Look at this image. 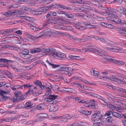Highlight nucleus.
<instances>
[{
    "mask_svg": "<svg viewBox=\"0 0 126 126\" xmlns=\"http://www.w3.org/2000/svg\"><path fill=\"white\" fill-rule=\"evenodd\" d=\"M117 11L112 8H110L106 12L107 15L109 16H112L108 18V19L109 22L112 23L113 24H120L121 20L115 16H117L118 14Z\"/></svg>",
    "mask_w": 126,
    "mask_h": 126,
    "instance_id": "1",
    "label": "nucleus"
},
{
    "mask_svg": "<svg viewBox=\"0 0 126 126\" xmlns=\"http://www.w3.org/2000/svg\"><path fill=\"white\" fill-rule=\"evenodd\" d=\"M50 85L48 86H46V93L45 95L46 96H49V97L46 99V102H52L53 101H54L57 102H58L59 101H57L56 98L58 96V95H51V90L52 89V87L51 85L49 84Z\"/></svg>",
    "mask_w": 126,
    "mask_h": 126,
    "instance_id": "2",
    "label": "nucleus"
},
{
    "mask_svg": "<svg viewBox=\"0 0 126 126\" xmlns=\"http://www.w3.org/2000/svg\"><path fill=\"white\" fill-rule=\"evenodd\" d=\"M74 26L80 30H83L86 28H94L95 26L92 25L90 22H81L73 24Z\"/></svg>",
    "mask_w": 126,
    "mask_h": 126,
    "instance_id": "3",
    "label": "nucleus"
},
{
    "mask_svg": "<svg viewBox=\"0 0 126 126\" xmlns=\"http://www.w3.org/2000/svg\"><path fill=\"white\" fill-rule=\"evenodd\" d=\"M53 5L45 7H43L41 8L36 9V11L32 10L31 11L32 13L33 14L36 15H39L41 14H43L46 13L48 10L51 7H52Z\"/></svg>",
    "mask_w": 126,
    "mask_h": 126,
    "instance_id": "4",
    "label": "nucleus"
},
{
    "mask_svg": "<svg viewBox=\"0 0 126 126\" xmlns=\"http://www.w3.org/2000/svg\"><path fill=\"white\" fill-rule=\"evenodd\" d=\"M43 49L45 51L47 54L49 55L52 58L54 56L55 57L57 53L56 52V49L54 48L47 49L44 48H43Z\"/></svg>",
    "mask_w": 126,
    "mask_h": 126,
    "instance_id": "5",
    "label": "nucleus"
},
{
    "mask_svg": "<svg viewBox=\"0 0 126 126\" xmlns=\"http://www.w3.org/2000/svg\"><path fill=\"white\" fill-rule=\"evenodd\" d=\"M33 91L32 89H30L28 91H27L24 94L22 95L18 98V102H20L23 101L27 97L28 95H29L30 92H32Z\"/></svg>",
    "mask_w": 126,
    "mask_h": 126,
    "instance_id": "6",
    "label": "nucleus"
},
{
    "mask_svg": "<svg viewBox=\"0 0 126 126\" xmlns=\"http://www.w3.org/2000/svg\"><path fill=\"white\" fill-rule=\"evenodd\" d=\"M56 55L55 57L59 60H62L66 57L65 54L60 52H57Z\"/></svg>",
    "mask_w": 126,
    "mask_h": 126,
    "instance_id": "7",
    "label": "nucleus"
},
{
    "mask_svg": "<svg viewBox=\"0 0 126 126\" xmlns=\"http://www.w3.org/2000/svg\"><path fill=\"white\" fill-rule=\"evenodd\" d=\"M84 105L89 108H96L97 107V105L94 103H85Z\"/></svg>",
    "mask_w": 126,
    "mask_h": 126,
    "instance_id": "8",
    "label": "nucleus"
},
{
    "mask_svg": "<svg viewBox=\"0 0 126 126\" xmlns=\"http://www.w3.org/2000/svg\"><path fill=\"white\" fill-rule=\"evenodd\" d=\"M6 92L4 91L0 90V102H3L7 98L5 96Z\"/></svg>",
    "mask_w": 126,
    "mask_h": 126,
    "instance_id": "9",
    "label": "nucleus"
},
{
    "mask_svg": "<svg viewBox=\"0 0 126 126\" xmlns=\"http://www.w3.org/2000/svg\"><path fill=\"white\" fill-rule=\"evenodd\" d=\"M49 110L51 111H55L58 110V105H56V103H52L50 106Z\"/></svg>",
    "mask_w": 126,
    "mask_h": 126,
    "instance_id": "10",
    "label": "nucleus"
},
{
    "mask_svg": "<svg viewBox=\"0 0 126 126\" xmlns=\"http://www.w3.org/2000/svg\"><path fill=\"white\" fill-rule=\"evenodd\" d=\"M100 112V111H98V113L93 114L92 116L93 118H96V120H98L97 119H98L99 120L100 119L102 118V115L99 113Z\"/></svg>",
    "mask_w": 126,
    "mask_h": 126,
    "instance_id": "11",
    "label": "nucleus"
},
{
    "mask_svg": "<svg viewBox=\"0 0 126 126\" xmlns=\"http://www.w3.org/2000/svg\"><path fill=\"white\" fill-rule=\"evenodd\" d=\"M118 10L121 14H124L126 13V9L124 6H120L118 7Z\"/></svg>",
    "mask_w": 126,
    "mask_h": 126,
    "instance_id": "12",
    "label": "nucleus"
},
{
    "mask_svg": "<svg viewBox=\"0 0 126 126\" xmlns=\"http://www.w3.org/2000/svg\"><path fill=\"white\" fill-rule=\"evenodd\" d=\"M18 117H11L10 118H7L5 119H0L1 122L2 121H5L6 122H11L13 121V120L16 119Z\"/></svg>",
    "mask_w": 126,
    "mask_h": 126,
    "instance_id": "13",
    "label": "nucleus"
},
{
    "mask_svg": "<svg viewBox=\"0 0 126 126\" xmlns=\"http://www.w3.org/2000/svg\"><path fill=\"white\" fill-rule=\"evenodd\" d=\"M52 23H54V20L53 18H50L48 19L47 21H46L44 23V24L43 25V28L46 27L48 24Z\"/></svg>",
    "mask_w": 126,
    "mask_h": 126,
    "instance_id": "14",
    "label": "nucleus"
},
{
    "mask_svg": "<svg viewBox=\"0 0 126 126\" xmlns=\"http://www.w3.org/2000/svg\"><path fill=\"white\" fill-rule=\"evenodd\" d=\"M90 9H91V7L87 5L85 6L84 7H82L81 11H83L86 13H87L90 11Z\"/></svg>",
    "mask_w": 126,
    "mask_h": 126,
    "instance_id": "15",
    "label": "nucleus"
},
{
    "mask_svg": "<svg viewBox=\"0 0 126 126\" xmlns=\"http://www.w3.org/2000/svg\"><path fill=\"white\" fill-rule=\"evenodd\" d=\"M19 54L23 58L27 59L29 58L31 56V55L29 54H24V53H19Z\"/></svg>",
    "mask_w": 126,
    "mask_h": 126,
    "instance_id": "16",
    "label": "nucleus"
},
{
    "mask_svg": "<svg viewBox=\"0 0 126 126\" xmlns=\"http://www.w3.org/2000/svg\"><path fill=\"white\" fill-rule=\"evenodd\" d=\"M0 62H3V63H6L7 64H9L10 63H13L14 61L13 60H8L6 59H0Z\"/></svg>",
    "mask_w": 126,
    "mask_h": 126,
    "instance_id": "17",
    "label": "nucleus"
},
{
    "mask_svg": "<svg viewBox=\"0 0 126 126\" xmlns=\"http://www.w3.org/2000/svg\"><path fill=\"white\" fill-rule=\"evenodd\" d=\"M108 47H105L104 49L107 50L111 51L114 52L116 49V47L114 46L109 45Z\"/></svg>",
    "mask_w": 126,
    "mask_h": 126,
    "instance_id": "18",
    "label": "nucleus"
},
{
    "mask_svg": "<svg viewBox=\"0 0 126 126\" xmlns=\"http://www.w3.org/2000/svg\"><path fill=\"white\" fill-rule=\"evenodd\" d=\"M48 115L46 113H41L37 114L35 116L36 117L42 118H46L47 117Z\"/></svg>",
    "mask_w": 126,
    "mask_h": 126,
    "instance_id": "19",
    "label": "nucleus"
},
{
    "mask_svg": "<svg viewBox=\"0 0 126 126\" xmlns=\"http://www.w3.org/2000/svg\"><path fill=\"white\" fill-rule=\"evenodd\" d=\"M42 50L39 48H37L34 49L31 51V54L38 53L40 52Z\"/></svg>",
    "mask_w": 126,
    "mask_h": 126,
    "instance_id": "20",
    "label": "nucleus"
},
{
    "mask_svg": "<svg viewBox=\"0 0 126 126\" xmlns=\"http://www.w3.org/2000/svg\"><path fill=\"white\" fill-rule=\"evenodd\" d=\"M35 106V105L32 104V103H26L24 105L25 108H26L29 107L32 108Z\"/></svg>",
    "mask_w": 126,
    "mask_h": 126,
    "instance_id": "21",
    "label": "nucleus"
},
{
    "mask_svg": "<svg viewBox=\"0 0 126 126\" xmlns=\"http://www.w3.org/2000/svg\"><path fill=\"white\" fill-rule=\"evenodd\" d=\"M116 49L115 50H114V52H115L118 51L121 53H125L126 52V50L123 49L122 48H120L116 47Z\"/></svg>",
    "mask_w": 126,
    "mask_h": 126,
    "instance_id": "22",
    "label": "nucleus"
},
{
    "mask_svg": "<svg viewBox=\"0 0 126 126\" xmlns=\"http://www.w3.org/2000/svg\"><path fill=\"white\" fill-rule=\"evenodd\" d=\"M95 102V100L93 99L87 100L85 99H83L81 101H79V102Z\"/></svg>",
    "mask_w": 126,
    "mask_h": 126,
    "instance_id": "23",
    "label": "nucleus"
},
{
    "mask_svg": "<svg viewBox=\"0 0 126 126\" xmlns=\"http://www.w3.org/2000/svg\"><path fill=\"white\" fill-rule=\"evenodd\" d=\"M68 57L70 58V59H77L79 60H81V58H79V56L69 55L68 56Z\"/></svg>",
    "mask_w": 126,
    "mask_h": 126,
    "instance_id": "24",
    "label": "nucleus"
},
{
    "mask_svg": "<svg viewBox=\"0 0 126 126\" xmlns=\"http://www.w3.org/2000/svg\"><path fill=\"white\" fill-rule=\"evenodd\" d=\"M14 15V14L13 11H10L5 12L4 16H10L11 15Z\"/></svg>",
    "mask_w": 126,
    "mask_h": 126,
    "instance_id": "25",
    "label": "nucleus"
},
{
    "mask_svg": "<svg viewBox=\"0 0 126 126\" xmlns=\"http://www.w3.org/2000/svg\"><path fill=\"white\" fill-rule=\"evenodd\" d=\"M14 94L16 97L18 98L22 95V93L20 91L17 90L15 92Z\"/></svg>",
    "mask_w": 126,
    "mask_h": 126,
    "instance_id": "26",
    "label": "nucleus"
},
{
    "mask_svg": "<svg viewBox=\"0 0 126 126\" xmlns=\"http://www.w3.org/2000/svg\"><path fill=\"white\" fill-rule=\"evenodd\" d=\"M22 89H23V88H25L26 87L28 88H32L33 87V86L32 85H31L29 83L25 84L22 85Z\"/></svg>",
    "mask_w": 126,
    "mask_h": 126,
    "instance_id": "27",
    "label": "nucleus"
},
{
    "mask_svg": "<svg viewBox=\"0 0 126 126\" xmlns=\"http://www.w3.org/2000/svg\"><path fill=\"white\" fill-rule=\"evenodd\" d=\"M112 114L114 117L117 118H119L121 117L120 114L115 112L112 111Z\"/></svg>",
    "mask_w": 126,
    "mask_h": 126,
    "instance_id": "28",
    "label": "nucleus"
},
{
    "mask_svg": "<svg viewBox=\"0 0 126 126\" xmlns=\"http://www.w3.org/2000/svg\"><path fill=\"white\" fill-rule=\"evenodd\" d=\"M65 90H64V91L68 93H74L75 91V90L71 88H64Z\"/></svg>",
    "mask_w": 126,
    "mask_h": 126,
    "instance_id": "29",
    "label": "nucleus"
},
{
    "mask_svg": "<svg viewBox=\"0 0 126 126\" xmlns=\"http://www.w3.org/2000/svg\"><path fill=\"white\" fill-rule=\"evenodd\" d=\"M45 104H41L37 106V108L39 110H42L44 109L45 108V107H44Z\"/></svg>",
    "mask_w": 126,
    "mask_h": 126,
    "instance_id": "30",
    "label": "nucleus"
},
{
    "mask_svg": "<svg viewBox=\"0 0 126 126\" xmlns=\"http://www.w3.org/2000/svg\"><path fill=\"white\" fill-rule=\"evenodd\" d=\"M103 57L105 59V60L106 61H110L111 59V57L106 54H103Z\"/></svg>",
    "mask_w": 126,
    "mask_h": 126,
    "instance_id": "31",
    "label": "nucleus"
},
{
    "mask_svg": "<svg viewBox=\"0 0 126 126\" xmlns=\"http://www.w3.org/2000/svg\"><path fill=\"white\" fill-rule=\"evenodd\" d=\"M86 49V51H90L93 52L94 50V49L92 48L91 46H88L85 48Z\"/></svg>",
    "mask_w": 126,
    "mask_h": 126,
    "instance_id": "32",
    "label": "nucleus"
},
{
    "mask_svg": "<svg viewBox=\"0 0 126 126\" xmlns=\"http://www.w3.org/2000/svg\"><path fill=\"white\" fill-rule=\"evenodd\" d=\"M20 9L22 10H25L26 11H30L31 8H29L27 6H23L21 7Z\"/></svg>",
    "mask_w": 126,
    "mask_h": 126,
    "instance_id": "33",
    "label": "nucleus"
},
{
    "mask_svg": "<svg viewBox=\"0 0 126 126\" xmlns=\"http://www.w3.org/2000/svg\"><path fill=\"white\" fill-rule=\"evenodd\" d=\"M99 2L96 0H92L91 3L93 5L96 6Z\"/></svg>",
    "mask_w": 126,
    "mask_h": 126,
    "instance_id": "34",
    "label": "nucleus"
},
{
    "mask_svg": "<svg viewBox=\"0 0 126 126\" xmlns=\"http://www.w3.org/2000/svg\"><path fill=\"white\" fill-rule=\"evenodd\" d=\"M95 96V97H96L98 98L100 100H103L104 102H105V99L103 97H101L99 95L96 94Z\"/></svg>",
    "mask_w": 126,
    "mask_h": 126,
    "instance_id": "35",
    "label": "nucleus"
},
{
    "mask_svg": "<svg viewBox=\"0 0 126 126\" xmlns=\"http://www.w3.org/2000/svg\"><path fill=\"white\" fill-rule=\"evenodd\" d=\"M65 116V117L64 118H65L64 120L63 119L62 120L64 122H66L67 121L68 119H70V118H68V117H69L70 116V115L69 114H66L65 115V116Z\"/></svg>",
    "mask_w": 126,
    "mask_h": 126,
    "instance_id": "36",
    "label": "nucleus"
},
{
    "mask_svg": "<svg viewBox=\"0 0 126 126\" xmlns=\"http://www.w3.org/2000/svg\"><path fill=\"white\" fill-rule=\"evenodd\" d=\"M13 13L14 14V15L15 14H16L17 13H18L19 14L22 15L24 14V12H23L21 10H15L14 11H13Z\"/></svg>",
    "mask_w": 126,
    "mask_h": 126,
    "instance_id": "37",
    "label": "nucleus"
},
{
    "mask_svg": "<svg viewBox=\"0 0 126 126\" xmlns=\"http://www.w3.org/2000/svg\"><path fill=\"white\" fill-rule=\"evenodd\" d=\"M100 120H97L96 122H95V123H93V126H100L101 124L100 123Z\"/></svg>",
    "mask_w": 126,
    "mask_h": 126,
    "instance_id": "38",
    "label": "nucleus"
},
{
    "mask_svg": "<svg viewBox=\"0 0 126 126\" xmlns=\"http://www.w3.org/2000/svg\"><path fill=\"white\" fill-rule=\"evenodd\" d=\"M22 17H23V18L24 19L27 20L28 21L32 20V17L26 16H22Z\"/></svg>",
    "mask_w": 126,
    "mask_h": 126,
    "instance_id": "39",
    "label": "nucleus"
},
{
    "mask_svg": "<svg viewBox=\"0 0 126 126\" xmlns=\"http://www.w3.org/2000/svg\"><path fill=\"white\" fill-rule=\"evenodd\" d=\"M30 28L31 29L34 31H36L41 29H40L39 28L37 27L36 26L33 27L32 26Z\"/></svg>",
    "mask_w": 126,
    "mask_h": 126,
    "instance_id": "40",
    "label": "nucleus"
},
{
    "mask_svg": "<svg viewBox=\"0 0 126 126\" xmlns=\"http://www.w3.org/2000/svg\"><path fill=\"white\" fill-rule=\"evenodd\" d=\"M109 107L111 110H113L115 109V107L114 105H112L111 104H109Z\"/></svg>",
    "mask_w": 126,
    "mask_h": 126,
    "instance_id": "41",
    "label": "nucleus"
},
{
    "mask_svg": "<svg viewBox=\"0 0 126 126\" xmlns=\"http://www.w3.org/2000/svg\"><path fill=\"white\" fill-rule=\"evenodd\" d=\"M34 83L37 86H40L41 85L42 83L39 80H37L34 82Z\"/></svg>",
    "mask_w": 126,
    "mask_h": 126,
    "instance_id": "42",
    "label": "nucleus"
},
{
    "mask_svg": "<svg viewBox=\"0 0 126 126\" xmlns=\"http://www.w3.org/2000/svg\"><path fill=\"white\" fill-rule=\"evenodd\" d=\"M107 79H110L112 80H115L116 79V77H115L113 75L110 76V77H106Z\"/></svg>",
    "mask_w": 126,
    "mask_h": 126,
    "instance_id": "43",
    "label": "nucleus"
},
{
    "mask_svg": "<svg viewBox=\"0 0 126 126\" xmlns=\"http://www.w3.org/2000/svg\"><path fill=\"white\" fill-rule=\"evenodd\" d=\"M122 0H114L112 1V3H114L117 4L118 3H122Z\"/></svg>",
    "mask_w": 126,
    "mask_h": 126,
    "instance_id": "44",
    "label": "nucleus"
},
{
    "mask_svg": "<svg viewBox=\"0 0 126 126\" xmlns=\"http://www.w3.org/2000/svg\"><path fill=\"white\" fill-rule=\"evenodd\" d=\"M112 119L111 117L109 116L107 117L106 119V121L111 123L112 121Z\"/></svg>",
    "mask_w": 126,
    "mask_h": 126,
    "instance_id": "45",
    "label": "nucleus"
},
{
    "mask_svg": "<svg viewBox=\"0 0 126 126\" xmlns=\"http://www.w3.org/2000/svg\"><path fill=\"white\" fill-rule=\"evenodd\" d=\"M26 35L28 37L30 38H31L33 39H36V38L35 36L30 34L28 33H27Z\"/></svg>",
    "mask_w": 126,
    "mask_h": 126,
    "instance_id": "46",
    "label": "nucleus"
},
{
    "mask_svg": "<svg viewBox=\"0 0 126 126\" xmlns=\"http://www.w3.org/2000/svg\"><path fill=\"white\" fill-rule=\"evenodd\" d=\"M75 126H78L79 125H82V122L80 121H78L74 122Z\"/></svg>",
    "mask_w": 126,
    "mask_h": 126,
    "instance_id": "47",
    "label": "nucleus"
},
{
    "mask_svg": "<svg viewBox=\"0 0 126 126\" xmlns=\"http://www.w3.org/2000/svg\"><path fill=\"white\" fill-rule=\"evenodd\" d=\"M82 1L80 3H84L86 5H89L91 3V2H90L88 1H84L81 0Z\"/></svg>",
    "mask_w": 126,
    "mask_h": 126,
    "instance_id": "48",
    "label": "nucleus"
},
{
    "mask_svg": "<svg viewBox=\"0 0 126 126\" xmlns=\"http://www.w3.org/2000/svg\"><path fill=\"white\" fill-rule=\"evenodd\" d=\"M11 68L14 69L15 71L17 72H20V70L18 69L16 66L14 65H12L11 66Z\"/></svg>",
    "mask_w": 126,
    "mask_h": 126,
    "instance_id": "49",
    "label": "nucleus"
},
{
    "mask_svg": "<svg viewBox=\"0 0 126 126\" xmlns=\"http://www.w3.org/2000/svg\"><path fill=\"white\" fill-rule=\"evenodd\" d=\"M84 18H85L86 20H89L90 21H91L93 20L92 17L90 16H86L85 15Z\"/></svg>",
    "mask_w": 126,
    "mask_h": 126,
    "instance_id": "50",
    "label": "nucleus"
},
{
    "mask_svg": "<svg viewBox=\"0 0 126 126\" xmlns=\"http://www.w3.org/2000/svg\"><path fill=\"white\" fill-rule=\"evenodd\" d=\"M67 26H64L62 27H57V26H56V28L57 29H59L60 30H67Z\"/></svg>",
    "mask_w": 126,
    "mask_h": 126,
    "instance_id": "51",
    "label": "nucleus"
},
{
    "mask_svg": "<svg viewBox=\"0 0 126 126\" xmlns=\"http://www.w3.org/2000/svg\"><path fill=\"white\" fill-rule=\"evenodd\" d=\"M74 51H77V52H78L79 51H80V52H85L86 51V49H81V50H79L78 49H77L76 48H74Z\"/></svg>",
    "mask_w": 126,
    "mask_h": 126,
    "instance_id": "52",
    "label": "nucleus"
},
{
    "mask_svg": "<svg viewBox=\"0 0 126 126\" xmlns=\"http://www.w3.org/2000/svg\"><path fill=\"white\" fill-rule=\"evenodd\" d=\"M43 119L41 117H39L36 119L34 121V123L37 122H40L43 120Z\"/></svg>",
    "mask_w": 126,
    "mask_h": 126,
    "instance_id": "53",
    "label": "nucleus"
},
{
    "mask_svg": "<svg viewBox=\"0 0 126 126\" xmlns=\"http://www.w3.org/2000/svg\"><path fill=\"white\" fill-rule=\"evenodd\" d=\"M107 28H109L111 29H115V27L114 26L111 24H108Z\"/></svg>",
    "mask_w": 126,
    "mask_h": 126,
    "instance_id": "54",
    "label": "nucleus"
},
{
    "mask_svg": "<svg viewBox=\"0 0 126 126\" xmlns=\"http://www.w3.org/2000/svg\"><path fill=\"white\" fill-rule=\"evenodd\" d=\"M78 111L83 114H84L85 112V110H84V108L83 107H81L80 109L78 110Z\"/></svg>",
    "mask_w": 126,
    "mask_h": 126,
    "instance_id": "55",
    "label": "nucleus"
},
{
    "mask_svg": "<svg viewBox=\"0 0 126 126\" xmlns=\"http://www.w3.org/2000/svg\"><path fill=\"white\" fill-rule=\"evenodd\" d=\"M99 40L103 43H105L106 42V40H107V39L106 38L99 37Z\"/></svg>",
    "mask_w": 126,
    "mask_h": 126,
    "instance_id": "56",
    "label": "nucleus"
},
{
    "mask_svg": "<svg viewBox=\"0 0 126 126\" xmlns=\"http://www.w3.org/2000/svg\"><path fill=\"white\" fill-rule=\"evenodd\" d=\"M71 1L72 2L75 3H80L82 1L81 0H71Z\"/></svg>",
    "mask_w": 126,
    "mask_h": 126,
    "instance_id": "57",
    "label": "nucleus"
},
{
    "mask_svg": "<svg viewBox=\"0 0 126 126\" xmlns=\"http://www.w3.org/2000/svg\"><path fill=\"white\" fill-rule=\"evenodd\" d=\"M11 99L13 102L15 101L18 102V98L16 97L15 96L13 98H11Z\"/></svg>",
    "mask_w": 126,
    "mask_h": 126,
    "instance_id": "58",
    "label": "nucleus"
},
{
    "mask_svg": "<svg viewBox=\"0 0 126 126\" xmlns=\"http://www.w3.org/2000/svg\"><path fill=\"white\" fill-rule=\"evenodd\" d=\"M92 70L94 76H97L98 75L99 73L97 71H95L93 69Z\"/></svg>",
    "mask_w": 126,
    "mask_h": 126,
    "instance_id": "59",
    "label": "nucleus"
},
{
    "mask_svg": "<svg viewBox=\"0 0 126 126\" xmlns=\"http://www.w3.org/2000/svg\"><path fill=\"white\" fill-rule=\"evenodd\" d=\"M59 87L58 86L56 85L54 86V87L53 88V89L55 92H56L58 91L59 90Z\"/></svg>",
    "mask_w": 126,
    "mask_h": 126,
    "instance_id": "60",
    "label": "nucleus"
},
{
    "mask_svg": "<svg viewBox=\"0 0 126 126\" xmlns=\"http://www.w3.org/2000/svg\"><path fill=\"white\" fill-rule=\"evenodd\" d=\"M64 47V48L65 49L69 51L71 50L74 51V48H70L66 47Z\"/></svg>",
    "mask_w": 126,
    "mask_h": 126,
    "instance_id": "61",
    "label": "nucleus"
},
{
    "mask_svg": "<svg viewBox=\"0 0 126 126\" xmlns=\"http://www.w3.org/2000/svg\"><path fill=\"white\" fill-rule=\"evenodd\" d=\"M92 113L91 111H87V110H85V112H84V114L85 115H90Z\"/></svg>",
    "mask_w": 126,
    "mask_h": 126,
    "instance_id": "62",
    "label": "nucleus"
},
{
    "mask_svg": "<svg viewBox=\"0 0 126 126\" xmlns=\"http://www.w3.org/2000/svg\"><path fill=\"white\" fill-rule=\"evenodd\" d=\"M101 24L103 26L107 28L108 24L106 23L102 22L101 23Z\"/></svg>",
    "mask_w": 126,
    "mask_h": 126,
    "instance_id": "63",
    "label": "nucleus"
},
{
    "mask_svg": "<svg viewBox=\"0 0 126 126\" xmlns=\"http://www.w3.org/2000/svg\"><path fill=\"white\" fill-rule=\"evenodd\" d=\"M112 111L109 110L107 111L105 113V115L110 116L111 113L112 114Z\"/></svg>",
    "mask_w": 126,
    "mask_h": 126,
    "instance_id": "64",
    "label": "nucleus"
}]
</instances>
